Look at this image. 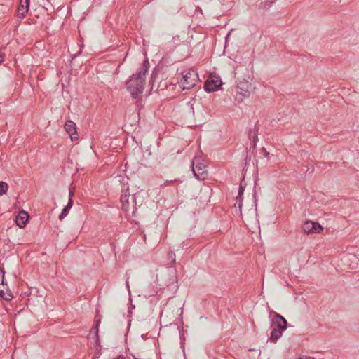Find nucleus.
<instances>
[{
	"mask_svg": "<svg viewBox=\"0 0 359 359\" xmlns=\"http://www.w3.org/2000/svg\"><path fill=\"white\" fill-rule=\"evenodd\" d=\"M73 205V200H69L67 205L63 208L62 212L59 215V219L62 220L64 219L69 212Z\"/></svg>",
	"mask_w": 359,
	"mask_h": 359,
	"instance_id": "obj_13",
	"label": "nucleus"
},
{
	"mask_svg": "<svg viewBox=\"0 0 359 359\" xmlns=\"http://www.w3.org/2000/svg\"><path fill=\"white\" fill-rule=\"evenodd\" d=\"M273 317L271 320V327H276L283 331L286 330L287 327L286 319L276 312H273Z\"/></svg>",
	"mask_w": 359,
	"mask_h": 359,
	"instance_id": "obj_7",
	"label": "nucleus"
},
{
	"mask_svg": "<svg viewBox=\"0 0 359 359\" xmlns=\"http://www.w3.org/2000/svg\"><path fill=\"white\" fill-rule=\"evenodd\" d=\"M252 86L250 83L245 79H240L237 84V91L235 96V100L241 103L245 98L248 97L251 93Z\"/></svg>",
	"mask_w": 359,
	"mask_h": 359,
	"instance_id": "obj_2",
	"label": "nucleus"
},
{
	"mask_svg": "<svg viewBox=\"0 0 359 359\" xmlns=\"http://www.w3.org/2000/svg\"><path fill=\"white\" fill-rule=\"evenodd\" d=\"M183 79L181 81L183 89H189L194 86L198 81V75L194 70L182 73Z\"/></svg>",
	"mask_w": 359,
	"mask_h": 359,
	"instance_id": "obj_4",
	"label": "nucleus"
},
{
	"mask_svg": "<svg viewBox=\"0 0 359 359\" xmlns=\"http://www.w3.org/2000/svg\"><path fill=\"white\" fill-rule=\"evenodd\" d=\"M129 197H130V196L124 195V196H122L121 198V202L123 203V208L126 211H128V209H129L128 208V205L126 204L128 202Z\"/></svg>",
	"mask_w": 359,
	"mask_h": 359,
	"instance_id": "obj_14",
	"label": "nucleus"
},
{
	"mask_svg": "<svg viewBox=\"0 0 359 359\" xmlns=\"http://www.w3.org/2000/svg\"><path fill=\"white\" fill-rule=\"evenodd\" d=\"M29 219V215L25 211H20L15 218L16 225L20 228L25 226Z\"/></svg>",
	"mask_w": 359,
	"mask_h": 359,
	"instance_id": "obj_10",
	"label": "nucleus"
},
{
	"mask_svg": "<svg viewBox=\"0 0 359 359\" xmlns=\"http://www.w3.org/2000/svg\"><path fill=\"white\" fill-rule=\"evenodd\" d=\"M297 359H313V358H310V357H299Z\"/></svg>",
	"mask_w": 359,
	"mask_h": 359,
	"instance_id": "obj_21",
	"label": "nucleus"
},
{
	"mask_svg": "<svg viewBox=\"0 0 359 359\" xmlns=\"http://www.w3.org/2000/svg\"><path fill=\"white\" fill-rule=\"evenodd\" d=\"M29 8V0H20L18 8V16L23 18L27 13Z\"/></svg>",
	"mask_w": 359,
	"mask_h": 359,
	"instance_id": "obj_9",
	"label": "nucleus"
},
{
	"mask_svg": "<svg viewBox=\"0 0 359 359\" xmlns=\"http://www.w3.org/2000/svg\"><path fill=\"white\" fill-rule=\"evenodd\" d=\"M4 60V55L0 54V64Z\"/></svg>",
	"mask_w": 359,
	"mask_h": 359,
	"instance_id": "obj_19",
	"label": "nucleus"
},
{
	"mask_svg": "<svg viewBox=\"0 0 359 359\" xmlns=\"http://www.w3.org/2000/svg\"><path fill=\"white\" fill-rule=\"evenodd\" d=\"M192 170L197 179L202 180L205 179L207 175L206 165L198 157H195L193 160Z\"/></svg>",
	"mask_w": 359,
	"mask_h": 359,
	"instance_id": "obj_3",
	"label": "nucleus"
},
{
	"mask_svg": "<svg viewBox=\"0 0 359 359\" xmlns=\"http://www.w3.org/2000/svg\"><path fill=\"white\" fill-rule=\"evenodd\" d=\"M8 186L4 182H0V196L4 194L8 190Z\"/></svg>",
	"mask_w": 359,
	"mask_h": 359,
	"instance_id": "obj_15",
	"label": "nucleus"
},
{
	"mask_svg": "<svg viewBox=\"0 0 359 359\" xmlns=\"http://www.w3.org/2000/svg\"><path fill=\"white\" fill-rule=\"evenodd\" d=\"M222 86V80L219 76L211 74L205 82L204 88L207 92H214Z\"/></svg>",
	"mask_w": 359,
	"mask_h": 359,
	"instance_id": "obj_5",
	"label": "nucleus"
},
{
	"mask_svg": "<svg viewBox=\"0 0 359 359\" xmlns=\"http://www.w3.org/2000/svg\"><path fill=\"white\" fill-rule=\"evenodd\" d=\"M243 191L244 190H243V187H241L240 189H239V191H238L239 196H241L243 193Z\"/></svg>",
	"mask_w": 359,
	"mask_h": 359,
	"instance_id": "obj_20",
	"label": "nucleus"
},
{
	"mask_svg": "<svg viewBox=\"0 0 359 359\" xmlns=\"http://www.w3.org/2000/svg\"><path fill=\"white\" fill-rule=\"evenodd\" d=\"M271 332L269 336V340L275 344L282 337L283 330L273 327H271Z\"/></svg>",
	"mask_w": 359,
	"mask_h": 359,
	"instance_id": "obj_11",
	"label": "nucleus"
},
{
	"mask_svg": "<svg viewBox=\"0 0 359 359\" xmlns=\"http://www.w3.org/2000/svg\"><path fill=\"white\" fill-rule=\"evenodd\" d=\"M65 129L69 134L71 140L75 141L78 140L76 123L72 121H67L65 124Z\"/></svg>",
	"mask_w": 359,
	"mask_h": 359,
	"instance_id": "obj_8",
	"label": "nucleus"
},
{
	"mask_svg": "<svg viewBox=\"0 0 359 359\" xmlns=\"http://www.w3.org/2000/svg\"><path fill=\"white\" fill-rule=\"evenodd\" d=\"M0 296L6 300H10L12 294L6 283L0 284Z\"/></svg>",
	"mask_w": 359,
	"mask_h": 359,
	"instance_id": "obj_12",
	"label": "nucleus"
},
{
	"mask_svg": "<svg viewBox=\"0 0 359 359\" xmlns=\"http://www.w3.org/2000/svg\"><path fill=\"white\" fill-rule=\"evenodd\" d=\"M302 230L305 233L307 234H317L320 233L323 231V228L318 222L306 221L302 226Z\"/></svg>",
	"mask_w": 359,
	"mask_h": 359,
	"instance_id": "obj_6",
	"label": "nucleus"
},
{
	"mask_svg": "<svg viewBox=\"0 0 359 359\" xmlns=\"http://www.w3.org/2000/svg\"><path fill=\"white\" fill-rule=\"evenodd\" d=\"M147 72L146 67H142L139 72L133 74L126 82L127 90L133 97L142 93L145 84V77Z\"/></svg>",
	"mask_w": 359,
	"mask_h": 359,
	"instance_id": "obj_1",
	"label": "nucleus"
},
{
	"mask_svg": "<svg viewBox=\"0 0 359 359\" xmlns=\"http://www.w3.org/2000/svg\"><path fill=\"white\" fill-rule=\"evenodd\" d=\"M95 346H98V330L96 328L95 337H93Z\"/></svg>",
	"mask_w": 359,
	"mask_h": 359,
	"instance_id": "obj_16",
	"label": "nucleus"
},
{
	"mask_svg": "<svg viewBox=\"0 0 359 359\" xmlns=\"http://www.w3.org/2000/svg\"><path fill=\"white\" fill-rule=\"evenodd\" d=\"M4 271L0 269V284H4Z\"/></svg>",
	"mask_w": 359,
	"mask_h": 359,
	"instance_id": "obj_17",
	"label": "nucleus"
},
{
	"mask_svg": "<svg viewBox=\"0 0 359 359\" xmlns=\"http://www.w3.org/2000/svg\"><path fill=\"white\" fill-rule=\"evenodd\" d=\"M264 155L266 157H268V156L269 155V154L267 152V151H264Z\"/></svg>",
	"mask_w": 359,
	"mask_h": 359,
	"instance_id": "obj_22",
	"label": "nucleus"
},
{
	"mask_svg": "<svg viewBox=\"0 0 359 359\" xmlns=\"http://www.w3.org/2000/svg\"><path fill=\"white\" fill-rule=\"evenodd\" d=\"M74 190L73 189H69V200H72V197L74 196Z\"/></svg>",
	"mask_w": 359,
	"mask_h": 359,
	"instance_id": "obj_18",
	"label": "nucleus"
}]
</instances>
